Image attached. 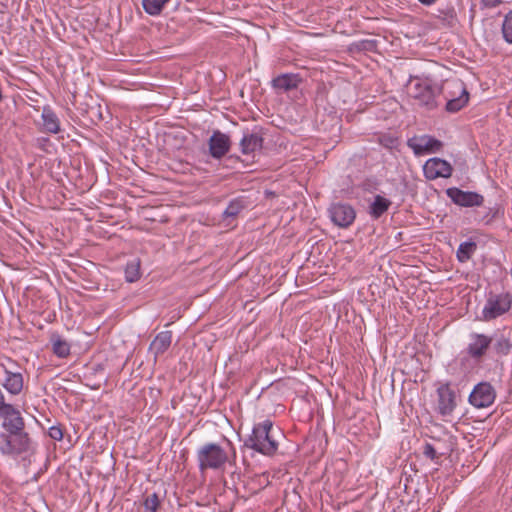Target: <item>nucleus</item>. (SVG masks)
<instances>
[{
	"label": "nucleus",
	"instance_id": "nucleus-1",
	"mask_svg": "<svg viewBox=\"0 0 512 512\" xmlns=\"http://www.w3.org/2000/svg\"><path fill=\"white\" fill-rule=\"evenodd\" d=\"M273 426L270 419L255 423L251 434L244 441V446L265 456L275 455L279 443L275 439Z\"/></svg>",
	"mask_w": 512,
	"mask_h": 512
},
{
	"label": "nucleus",
	"instance_id": "nucleus-2",
	"mask_svg": "<svg viewBox=\"0 0 512 512\" xmlns=\"http://www.w3.org/2000/svg\"><path fill=\"white\" fill-rule=\"evenodd\" d=\"M198 468L207 470H224L230 460L229 451L215 442H207L200 446L196 453Z\"/></svg>",
	"mask_w": 512,
	"mask_h": 512
},
{
	"label": "nucleus",
	"instance_id": "nucleus-3",
	"mask_svg": "<svg viewBox=\"0 0 512 512\" xmlns=\"http://www.w3.org/2000/svg\"><path fill=\"white\" fill-rule=\"evenodd\" d=\"M441 87V93L446 99V110L451 113L458 112L469 101V93L463 81L459 79L446 81Z\"/></svg>",
	"mask_w": 512,
	"mask_h": 512
},
{
	"label": "nucleus",
	"instance_id": "nucleus-4",
	"mask_svg": "<svg viewBox=\"0 0 512 512\" xmlns=\"http://www.w3.org/2000/svg\"><path fill=\"white\" fill-rule=\"evenodd\" d=\"M31 439L25 430L0 433V453L5 456H18L28 452Z\"/></svg>",
	"mask_w": 512,
	"mask_h": 512
},
{
	"label": "nucleus",
	"instance_id": "nucleus-5",
	"mask_svg": "<svg viewBox=\"0 0 512 512\" xmlns=\"http://www.w3.org/2000/svg\"><path fill=\"white\" fill-rule=\"evenodd\" d=\"M440 94L441 87L428 79L416 82L411 88V96L428 110L438 107Z\"/></svg>",
	"mask_w": 512,
	"mask_h": 512
},
{
	"label": "nucleus",
	"instance_id": "nucleus-6",
	"mask_svg": "<svg viewBox=\"0 0 512 512\" xmlns=\"http://www.w3.org/2000/svg\"><path fill=\"white\" fill-rule=\"evenodd\" d=\"M512 305V296L509 293H489L482 310L481 320L491 321L507 313Z\"/></svg>",
	"mask_w": 512,
	"mask_h": 512
},
{
	"label": "nucleus",
	"instance_id": "nucleus-7",
	"mask_svg": "<svg viewBox=\"0 0 512 512\" xmlns=\"http://www.w3.org/2000/svg\"><path fill=\"white\" fill-rule=\"evenodd\" d=\"M493 337L484 333L472 332L469 334V343L465 353L473 361L479 363L487 356L491 349Z\"/></svg>",
	"mask_w": 512,
	"mask_h": 512
},
{
	"label": "nucleus",
	"instance_id": "nucleus-8",
	"mask_svg": "<svg viewBox=\"0 0 512 512\" xmlns=\"http://www.w3.org/2000/svg\"><path fill=\"white\" fill-rule=\"evenodd\" d=\"M496 398V391L489 382H480L476 384L471 391L468 401L477 408H487L491 406Z\"/></svg>",
	"mask_w": 512,
	"mask_h": 512
},
{
	"label": "nucleus",
	"instance_id": "nucleus-9",
	"mask_svg": "<svg viewBox=\"0 0 512 512\" xmlns=\"http://www.w3.org/2000/svg\"><path fill=\"white\" fill-rule=\"evenodd\" d=\"M328 213L333 224L340 228L350 227L356 218L355 209L348 203H333L328 208Z\"/></svg>",
	"mask_w": 512,
	"mask_h": 512
},
{
	"label": "nucleus",
	"instance_id": "nucleus-10",
	"mask_svg": "<svg viewBox=\"0 0 512 512\" xmlns=\"http://www.w3.org/2000/svg\"><path fill=\"white\" fill-rule=\"evenodd\" d=\"M407 146L413 150L415 155L421 156L439 152L443 143L440 140L425 134L409 138L407 140Z\"/></svg>",
	"mask_w": 512,
	"mask_h": 512
},
{
	"label": "nucleus",
	"instance_id": "nucleus-11",
	"mask_svg": "<svg viewBox=\"0 0 512 512\" xmlns=\"http://www.w3.org/2000/svg\"><path fill=\"white\" fill-rule=\"evenodd\" d=\"M446 194L454 204L461 207H476L484 203L483 195L473 191H464L457 187L448 188Z\"/></svg>",
	"mask_w": 512,
	"mask_h": 512
},
{
	"label": "nucleus",
	"instance_id": "nucleus-12",
	"mask_svg": "<svg viewBox=\"0 0 512 512\" xmlns=\"http://www.w3.org/2000/svg\"><path fill=\"white\" fill-rule=\"evenodd\" d=\"M438 413L449 416L456 408V396L449 383L441 384L437 389Z\"/></svg>",
	"mask_w": 512,
	"mask_h": 512
},
{
	"label": "nucleus",
	"instance_id": "nucleus-13",
	"mask_svg": "<svg viewBox=\"0 0 512 512\" xmlns=\"http://www.w3.org/2000/svg\"><path fill=\"white\" fill-rule=\"evenodd\" d=\"M0 417L3 419L2 427L6 432H17L25 428V422L20 411L12 404L1 410Z\"/></svg>",
	"mask_w": 512,
	"mask_h": 512
},
{
	"label": "nucleus",
	"instance_id": "nucleus-14",
	"mask_svg": "<svg viewBox=\"0 0 512 512\" xmlns=\"http://www.w3.org/2000/svg\"><path fill=\"white\" fill-rule=\"evenodd\" d=\"M453 171L452 166L446 160L431 158L424 165V174L427 179L448 178Z\"/></svg>",
	"mask_w": 512,
	"mask_h": 512
},
{
	"label": "nucleus",
	"instance_id": "nucleus-15",
	"mask_svg": "<svg viewBox=\"0 0 512 512\" xmlns=\"http://www.w3.org/2000/svg\"><path fill=\"white\" fill-rule=\"evenodd\" d=\"M37 126L38 130L42 133L58 134L61 132V121L49 105L42 108L41 122H38Z\"/></svg>",
	"mask_w": 512,
	"mask_h": 512
},
{
	"label": "nucleus",
	"instance_id": "nucleus-16",
	"mask_svg": "<svg viewBox=\"0 0 512 512\" xmlns=\"http://www.w3.org/2000/svg\"><path fill=\"white\" fill-rule=\"evenodd\" d=\"M230 146L229 136L220 131H214L209 139V152L215 159L222 158L230 150Z\"/></svg>",
	"mask_w": 512,
	"mask_h": 512
},
{
	"label": "nucleus",
	"instance_id": "nucleus-17",
	"mask_svg": "<svg viewBox=\"0 0 512 512\" xmlns=\"http://www.w3.org/2000/svg\"><path fill=\"white\" fill-rule=\"evenodd\" d=\"M4 373V379L1 382L2 387L11 395H19L23 390L24 380L20 372H13L5 365L1 364Z\"/></svg>",
	"mask_w": 512,
	"mask_h": 512
},
{
	"label": "nucleus",
	"instance_id": "nucleus-18",
	"mask_svg": "<svg viewBox=\"0 0 512 512\" xmlns=\"http://www.w3.org/2000/svg\"><path fill=\"white\" fill-rule=\"evenodd\" d=\"M263 135L260 129L246 131L240 140V148L243 154H251L260 150L263 146Z\"/></svg>",
	"mask_w": 512,
	"mask_h": 512
},
{
	"label": "nucleus",
	"instance_id": "nucleus-19",
	"mask_svg": "<svg viewBox=\"0 0 512 512\" xmlns=\"http://www.w3.org/2000/svg\"><path fill=\"white\" fill-rule=\"evenodd\" d=\"M302 82V77L297 73H284L273 78L271 85L275 90L288 92L297 89Z\"/></svg>",
	"mask_w": 512,
	"mask_h": 512
},
{
	"label": "nucleus",
	"instance_id": "nucleus-20",
	"mask_svg": "<svg viewBox=\"0 0 512 512\" xmlns=\"http://www.w3.org/2000/svg\"><path fill=\"white\" fill-rule=\"evenodd\" d=\"M172 343V332L171 331H161L159 332L153 341L150 343L149 351L153 353L154 360L164 354Z\"/></svg>",
	"mask_w": 512,
	"mask_h": 512
},
{
	"label": "nucleus",
	"instance_id": "nucleus-21",
	"mask_svg": "<svg viewBox=\"0 0 512 512\" xmlns=\"http://www.w3.org/2000/svg\"><path fill=\"white\" fill-rule=\"evenodd\" d=\"M492 337L493 342L490 350H492L497 357L507 356L512 349V343L510 339L504 334H495Z\"/></svg>",
	"mask_w": 512,
	"mask_h": 512
},
{
	"label": "nucleus",
	"instance_id": "nucleus-22",
	"mask_svg": "<svg viewBox=\"0 0 512 512\" xmlns=\"http://www.w3.org/2000/svg\"><path fill=\"white\" fill-rule=\"evenodd\" d=\"M53 353L59 358H67L70 355V344L61 337L58 333L54 332L50 336Z\"/></svg>",
	"mask_w": 512,
	"mask_h": 512
},
{
	"label": "nucleus",
	"instance_id": "nucleus-23",
	"mask_svg": "<svg viewBox=\"0 0 512 512\" xmlns=\"http://www.w3.org/2000/svg\"><path fill=\"white\" fill-rule=\"evenodd\" d=\"M392 202L381 196L376 195L374 197L373 202L369 206V214L374 219H379L383 214H385L390 208Z\"/></svg>",
	"mask_w": 512,
	"mask_h": 512
},
{
	"label": "nucleus",
	"instance_id": "nucleus-24",
	"mask_svg": "<svg viewBox=\"0 0 512 512\" xmlns=\"http://www.w3.org/2000/svg\"><path fill=\"white\" fill-rule=\"evenodd\" d=\"M477 249V244L474 241L462 242L456 252V257L459 262L465 263L471 259L472 255Z\"/></svg>",
	"mask_w": 512,
	"mask_h": 512
},
{
	"label": "nucleus",
	"instance_id": "nucleus-25",
	"mask_svg": "<svg viewBox=\"0 0 512 512\" xmlns=\"http://www.w3.org/2000/svg\"><path fill=\"white\" fill-rule=\"evenodd\" d=\"M170 0H143L142 6L144 11L151 15L156 16L159 15L165 6Z\"/></svg>",
	"mask_w": 512,
	"mask_h": 512
},
{
	"label": "nucleus",
	"instance_id": "nucleus-26",
	"mask_svg": "<svg viewBox=\"0 0 512 512\" xmlns=\"http://www.w3.org/2000/svg\"><path fill=\"white\" fill-rule=\"evenodd\" d=\"M140 278V261L133 259L126 264L125 279L127 282H135Z\"/></svg>",
	"mask_w": 512,
	"mask_h": 512
},
{
	"label": "nucleus",
	"instance_id": "nucleus-27",
	"mask_svg": "<svg viewBox=\"0 0 512 512\" xmlns=\"http://www.w3.org/2000/svg\"><path fill=\"white\" fill-rule=\"evenodd\" d=\"M161 500L157 493L146 495L143 500L144 512H158Z\"/></svg>",
	"mask_w": 512,
	"mask_h": 512
},
{
	"label": "nucleus",
	"instance_id": "nucleus-28",
	"mask_svg": "<svg viewBox=\"0 0 512 512\" xmlns=\"http://www.w3.org/2000/svg\"><path fill=\"white\" fill-rule=\"evenodd\" d=\"M502 34L505 41L512 44V11H509L504 18Z\"/></svg>",
	"mask_w": 512,
	"mask_h": 512
},
{
	"label": "nucleus",
	"instance_id": "nucleus-29",
	"mask_svg": "<svg viewBox=\"0 0 512 512\" xmlns=\"http://www.w3.org/2000/svg\"><path fill=\"white\" fill-rule=\"evenodd\" d=\"M244 208L243 204H242V201L240 200H232L229 205L227 206V208L225 209L224 211V215L226 217H235L237 216L241 210Z\"/></svg>",
	"mask_w": 512,
	"mask_h": 512
},
{
	"label": "nucleus",
	"instance_id": "nucleus-30",
	"mask_svg": "<svg viewBox=\"0 0 512 512\" xmlns=\"http://www.w3.org/2000/svg\"><path fill=\"white\" fill-rule=\"evenodd\" d=\"M423 455L432 461H437L443 452H438L437 449L431 443H425L422 450Z\"/></svg>",
	"mask_w": 512,
	"mask_h": 512
},
{
	"label": "nucleus",
	"instance_id": "nucleus-31",
	"mask_svg": "<svg viewBox=\"0 0 512 512\" xmlns=\"http://www.w3.org/2000/svg\"><path fill=\"white\" fill-rule=\"evenodd\" d=\"M35 146L44 152H49L52 143L48 137H38L35 140Z\"/></svg>",
	"mask_w": 512,
	"mask_h": 512
},
{
	"label": "nucleus",
	"instance_id": "nucleus-32",
	"mask_svg": "<svg viewBox=\"0 0 512 512\" xmlns=\"http://www.w3.org/2000/svg\"><path fill=\"white\" fill-rule=\"evenodd\" d=\"M48 435L52 439L60 441L63 438V431L60 426H52L48 430Z\"/></svg>",
	"mask_w": 512,
	"mask_h": 512
},
{
	"label": "nucleus",
	"instance_id": "nucleus-33",
	"mask_svg": "<svg viewBox=\"0 0 512 512\" xmlns=\"http://www.w3.org/2000/svg\"><path fill=\"white\" fill-rule=\"evenodd\" d=\"M497 215V210L489 208L487 213L481 218V222L485 225H489Z\"/></svg>",
	"mask_w": 512,
	"mask_h": 512
},
{
	"label": "nucleus",
	"instance_id": "nucleus-34",
	"mask_svg": "<svg viewBox=\"0 0 512 512\" xmlns=\"http://www.w3.org/2000/svg\"><path fill=\"white\" fill-rule=\"evenodd\" d=\"M503 2V0H481V4L485 8H494L498 5H500Z\"/></svg>",
	"mask_w": 512,
	"mask_h": 512
},
{
	"label": "nucleus",
	"instance_id": "nucleus-35",
	"mask_svg": "<svg viewBox=\"0 0 512 512\" xmlns=\"http://www.w3.org/2000/svg\"><path fill=\"white\" fill-rule=\"evenodd\" d=\"M420 3L424 4V5H432L434 4L437 0H418Z\"/></svg>",
	"mask_w": 512,
	"mask_h": 512
}]
</instances>
